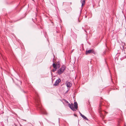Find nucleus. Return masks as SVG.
<instances>
[{
    "mask_svg": "<svg viewBox=\"0 0 126 126\" xmlns=\"http://www.w3.org/2000/svg\"><path fill=\"white\" fill-rule=\"evenodd\" d=\"M74 105L73 103L70 104V103L68 104V106L73 111H76L78 108V104L76 102L74 103Z\"/></svg>",
    "mask_w": 126,
    "mask_h": 126,
    "instance_id": "1",
    "label": "nucleus"
},
{
    "mask_svg": "<svg viewBox=\"0 0 126 126\" xmlns=\"http://www.w3.org/2000/svg\"><path fill=\"white\" fill-rule=\"evenodd\" d=\"M66 68V66L64 65L62 66V67L58 70L57 73L59 75H61L65 70Z\"/></svg>",
    "mask_w": 126,
    "mask_h": 126,
    "instance_id": "2",
    "label": "nucleus"
},
{
    "mask_svg": "<svg viewBox=\"0 0 126 126\" xmlns=\"http://www.w3.org/2000/svg\"><path fill=\"white\" fill-rule=\"evenodd\" d=\"M90 53H92L95 54V52L94 51L93 49H92L89 50H87L86 52V54L87 55L88 54H90Z\"/></svg>",
    "mask_w": 126,
    "mask_h": 126,
    "instance_id": "3",
    "label": "nucleus"
},
{
    "mask_svg": "<svg viewBox=\"0 0 126 126\" xmlns=\"http://www.w3.org/2000/svg\"><path fill=\"white\" fill-rule=\"evenodd\" d=\"M35 101L36 103V105L37 106V108H38V109L39 108L40 110H41L42 109H41V106L40 105V104L39 103V102H40L39 99L37 98L35 99Z\"/></svg>",
    "mask_w": 126,
    "mask_h": 126,
    "instance_id": "4",
    "label": "nucleus"
},
{
    "mask_svg": "<svg viewBox=\"0 0 126 126\" xmlns=\"http://www.w3.org/2000/svg\"><path fill=\"white\" fill-rule=\"evenodd\" d=\"M61 81V80L60 79H57L54 84V85L55 86H56L58 85L59 84V83Z\"/></svg>",
    "mask_w": 126,
    "mask_h": 126,
    "instance_id": "5",
    "label": "nucleus"
},
{
    "mask_svg": "<svg viewBox=\"0 0 126 126\" xmlns=\"http://www.w3.org/2000/svg\"><path fill=\"white\" fill-rule=\"evenodd\" d=\"M65 84L68 87H70L72 86V84L70 82L67 81L66 82Z\"/></svg>",
    "mask_w": 126,
    "mask_h": 126,
    "instance_id": "6",
    "label": "nucleus"
},
{
    "mask_svg": "<svg viewBox=\"0 0 126 126\" xmlns=\"http://www.w3.org/2000/svg\"><path fill=\"white\" fill-rule=\"evenodd\" d=\"M81 2L82 3L81 6H83L85 4V0H81Z\"/></svg>",
    "mask_w": 126,
    "mask_h": 126,
    "instance_id": "7",
    "label": "nucleus"
},
{
    "mask_svg": "<svg viewBox=\"0 0 126 126\" xmlns=\"http://www.w3.org/2000/svg\"><path fill=\"white\" fill-rule=\"evenodd\" d=\"M52 65L54 68H57L56 64L55 63H53L52 64Z\"/></svg>",
    "mask_w": 126,
    "mask_h": 126,
    "instance_id": "8",
    "label": "nucleus"
},
{
    "mask_svg": "<svg viewBox=\"0 0 126 126\" xmlns=\"http://www.w3.org/2000/svg\"><path fill=\"white\" fill-rule=\"evenodd\" d=\"M81 116L84 119L87 120H88V119L84 115H82Z\"/></svg>",
    "mask_w": 126,
    "mask_h": 126,
    "instance_id": "9",
    "label": "nucleus"
},
{
    "mask_svg": "<svg viewBox=\"0 0 126 126\" xmlns=\"http://www.w3.org/2000/svg\"><path fill=\"white\" fill-rule=\"evenodd\" d=\"M56 64L57 68H59L60 67V66L59 63L58 62Z\"/></svg>",
    "mask_w": 126,
    "mask_h": 126,
    "instance_id": "10",
    "label": "nucleus"
},
{
    "mask_svg": "<svg viewBox=\"0 0 126 126\" xmlns=\"http://www.w3.org/2000/svg\"><path fill=\"white\" fill-rule=\"evenodd\" d=\"M57 68H54V69H53L52 71L53 72H54L56 70Z\"/></svg>",
    "mask_w": 126,
    "mask_h": 126,
    "instance_id": "11",
    "label": "nucleus"
},
{
    "mask_svg": "<svg viewBox=\"0 0 126 126\" xmlns=\"http://www.w3.org/2000/svg\"><path fill=\"white\" fill-rule=\"evenodd\" d=\"M18 82L19 83V84H21V81H18Z\"/></svg>",
    "mask_w": 126,
    "mask_h": 126,
    "instance_id": "12",
    "label": "nucleus"
},
{
    "mask_svg": "<svg viewBox=\"0 0 126 126\" xmlns=\"http://www.w3.org/2000/svg\"><path fill=\"white\" fill-rule=\"evenodd\" d=\"M65 101L66 103H68V104L69 103L67 101L65 100Z\"/></svg>",
    "mask_w": 126,
    "mask_h": 126,
    "instance_id": "13",
    "label": "nucleus"
},
{
    "mask_svg": "<svg viewBox=\"0 0 126 126\" xmlns=\"http://www.w3.org/2000/svg\"><path fill=\"white\" fill-rule=\"evenodd\" d=\"M79 113L80 114V115L81 116L83 115L82 114L80 111H79Z\"/></svg>",
    "mask_w": 126,
    "mask_h": 126,
    "instance_id": "14",
    "label": "nucleus"
},
{
    "mask_svg": "<svg viewBox=\"0 0 126 126\" xmlns=\"http://www.w3.org/2000/svg\"><path fill=\"white\" fill-rule=\"evenodd\" d=\"M105 51L104 52V53H105Z\"/></svg>",
    "mask_w": 126,
    "mask_h": 126,
    "instance_id": "15",
    "label": "nucleus"
}]
</instances>
